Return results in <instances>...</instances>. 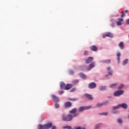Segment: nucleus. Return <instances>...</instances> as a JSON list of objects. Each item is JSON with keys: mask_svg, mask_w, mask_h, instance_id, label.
I'll list each match as a JSON object with an SVG mask.
<instances>
[{"mask_svg": "<svg viewBox=\"0 0 129 129\" xmlns=\"http://www.w3.org/2000/svg\"><path fill=\"white\" fill-rule=\"evenodd\" d=\"M52 126V124L51 123H48L45 125L39 124L37 126V129H49L51 128Z\"/></svg>", "mask_w": 129, "mask_h": 129, "instance_id": "obj_2", "label": "nucleus"}, {"mask_svg": "<svg viewBox=\"0 0 129 129\" xmlns=\"http://www.w3.org/2000/svg\"><path fill=\"white\" fill-rule=\"evenodd\" d=\"M63 129H72V127L70 126H66L63 127Z\"/></svg>", "mask_w": 129, "mask_h": 129, "instance_id": "obj_29", "label": "nucleus"}, {"mask_svg": "<svg viewBox=\"0 0 129 129\" xmlns=\"http://www.w3.org/2000/svg\"><path fill=\"white\" fill-rule=\"evenodd\" d=\"M77 98H74V99H72L71 98H68V100H70V101H77Z\"/></svg>", "mask_w": 129, "mask_h": 129, "instance_id": "obj_26", "label": "nucleus"}, {"mask_svg": "<svg viewBox=\"0 0 129 129\" xmlns=\"http://www.w3.org/2000/svg\"><path fill=\"white\" fill-rule=\"evenodd\" d=\"M96 87V85L95 83H91L88 85V88L90 89H94Z\"/></svg>", "mask_w": 129, "mask_h": 129, "instance_id": "obj_10", "label": "nucleus"}, {"mask_svg": "<svg viewBox=\"0 0 129 129\" xmlns=\"http://www.w3.org/2000/svg\"><path fill=\"white\" fill-rule=\"evenodd\" d=\"M59 106L58 103H55V104H54L55 108H59Z\"/></svg>", "mask_w": 129, "mask_h": 129, "instance_id": "obj_30", "label": "nucleus"}, {"mask_svg": "<svg viewBox=\"0 0 129 129\" xmlns=\"http://www.w3.org/2000/svg\"><path fill=\"white\" fill-rule=\"evenodd\" d=\"M128 59H125V60H123V62H122V65L125 66L127 63H128Z\"/></svg>", "mask_w": 129, "mask_h": 129, "instance_id": "obj_22", "label": "nucleus"}, {"mask_svg": "<svg viewBox=\"0 0 129 129\" xmlns=\"http://www.w3.org/2000/svg\"><path fill=\"white\" fill-rule=\"evenodd\" d=\"M63 91H59V95H62V94H63Z\"/></svg>", "mask_w": 129, "mask_h": 129, "instance_id": "obj_37", "label": "nucleus"}, {"mask_svg": "<svg viewBox=\"0 0 129 129\" xmlns=\"http://www.w3.org/2000/svg\"><path fill=\"white\" fill-rule=\"evenodd\" d=\"M106 37H109V38H113V34L110 32H108L103 36V38H106Z\"/></svg>", "mask_w": 129, "mask_h": 129, "instance_id": "obj_7", "label": "nucleus"}, {"mask_svg": "<svg viewBox=\"0 0 129 129\" xmlns=\"http://www.w3.org/2000/svg\"><path fill=\"white\" fill-rule=\"evenodd\" d=\"M77 116H78V114H75L73 115V116L70 114L67 115V116L62 115V121L70 122V121H72V119H73V117H75Z\"/></svg>", "mask_w": 129, "mask_h": 129, "instance_id": "obj_1", "label": "nucleus"}, {"mask_svg": "<svg viewBox=\"0 0 129 129\" xmlns=\"http://www.w3.org/2000/svg\"><path fill=\"white\" fill-rule=\"evenodd\" d=\"M113 113H117V112H115V111H113Z\"/></svg>", "mask_w": 129, "mask_h": 129, "instance_id": "obj_45", "label": "nucleus"}, {"mask_svg": "<svg viewBox=\"0 0 129 129\" xmlns=\"http://www.w3.org/2000/svg\"><path fill=\"white\" fill-rule=\"evenodd\" d=\"M108 104V101H105V102H103L102 103H97L96 104V106L98 107H100L103 105H107Z\"/></svg>", "mask_w": 129, "mask_h": 129, "instance_id": "obj_8", "label": "nucleus"}, {"mask_svg": "<svg viewBox=\"0 0 129 129\" xmlns=\"http://www.w3.org/2000/svg\"><path fill=\"white\" fill-rule=\"evenodd\" d=\"M104 62L105 63L110 64V63H111V60L110 59H106L105 61H104Z\"/></svg>", "mask_w": 129, "mask_h": 129, "instance_id": "obj_27", "label": "nucleus"}, {"mask_svg": "<svg viewBox=\"0 0 129 129\" xmlns=\"http://www.w3.org/2000/svg\"><path fill=\"white\" fill-rule=\"evenodd\" d=\"M119 46L121 49H123L124 48V43L123 42L121 41L119 43Z\"/></svg>", "mask_w": 129, "mask_h": 129, "instance_id": "obj_16", "label": "nucleus"}, {"mask_svg": "<svg viewBox=\"0 0 129 129\" xmlns=\"http://www.w3.org/2000/svg\"><path fill=\"white\" fill-rule=\"evenodd\" d=\"M99 90H100V91H104V90H106V87H105V86H99Z\"/></svg>", "mask_w": 129, "mask_h": 129, "instance_id": "obj_21", "label": "nucleus"}, {"mask_svg": "<svg viewBox=\"0 0 129 129\" xmlns=\"http://www.w3.org/2000/svg\"><path fill=\"white\" fill-rule=\"evenodd\" d=\"M93 60V57H89L86 60V63L89 64L91 62H92Z\"/></svg>", "mask_w": 129, "mask_h": 129, "instance_id": "obj_11", "label": "nucleus"}, {"mask_svg": "<svg viewBox=\"0 0 129 129\" xmlns=\"http://www.w3.org/2000/svg\"><path fill=\"white\" fill-rule=\"evenodd\" d=\"M91 49H97V47L95 45H92L91 47Z\"/></svg>", "mask_w": 129, "mask_h": 129, "instance_id": "obj_32", "label": "nucleus"}, {"mask_svg": "<svg viewBox=\"0 0 129 129\" xmlns=\"http://www.w3.org/2000/svg\"><path fill=\"white\" fill-rule=\"evenodd\" d=\"M123 94H124L123 90H121L119 91H116L114 93V96H119L120 95H122Z\"/></svg>", "mask_w": 129, "mask_h": 129, "instance_id": "obj_5", "label": "nucleus"}, {"mask_svg": "<svg viewBox=\"0 0 129 129\" xmlns=\"http://www.w3.org/2000/svg\"><path fill=\"white\" fill-rule=\"evenodd\" d=\"M51 129H56V127H55V126H52Z\"/></svg>", "mask_w": 129, "mask_h": 129, "instance_id": "obj_39", "label": "nucleus"}, {"mask_svg": "<svg viewBox=\"0 0 129 129\" xmlns=\"http://www.w3.org/2000/svg\"><path fill=\"white\" fill-rule=\"evenodd\" d=\"M90 108V106H81L79 108V112H82L84 110L89 109Z\"/></svg>", "mask_w": 129, "mask_h": 129, "instance_id": "obj_6", "label": "nucleus"}, {"mask_svg": "<svg viewBox=\"0 0 129 129\" xmlns=\"http://www.w3.org/2000/svg\"><path fill=\"white\" fill-rule=\"evenodd\" d=\"M101 124H98L97 125H96V128H98L99 127H100Z\"/></svg>", "mask_w": 129, "mask_h": 129, "instance_id": "obj_36", "label": "nucleus"}, {"mask_svg": "<svg viewBox=\"0 0 129 129\" xmlns=\"http://www.w3.org/2000/svg\"><path fill=\"white\" fill-rule=\"evenodd\" d=\"M117 86V84H113L110 85V88L111 89H115Z\"/></svg>", "mask_w": 129, "mask_h": 129, "instance_id": "obj_18", "label": "nucleus"}, {"mask_svg": "<svg viewBox=\"0 0 129 129\" xmlns=\"http://www.w3.org/2000/svg\"><path fill=\"white\" fill-rule=\"evenodd\" d=\"M97 50V49H92V51H96Z\"/></svg>", "mask_w": 129, "mask_h": 129, "instance_id": "obj_41", "label": "nucleus"}, {"mask_svg": "<svg viewBox=\"0 0 129 129\" xmlns=\"http://www.w3.org/2000/svg\"><path fill=\"white\" fill-rule=\"evenodd\" d=\"M119 107H122L123 109H126L128 107V106L125 103H122V104H119L116 106L113 107V110H116L118 109Z\"/></svg>", "mask_w": 129, "mask_h": 129, "instance_id": "obj_3", "label": "nucleus"}, {"mask_svg": "<svg viewBox=\"0 0 129 129\" xmlns=\"http://www.w3.org/2000/svg\"><path fill=\"white\" fill-rule=\"evenodd\" d=\"M118 123H119V124H122V120L120 119H118Z\"/></svg>", "mask_w": 129, "mask_h": 129, "instance_id": "obj_33", "label": "nucleus"}, {"mask_svg": "<svg viewBox=\"0 0 129 129\" xmlns=\"http://www.w3.org/2000/svg\"><path fill=\"white\" fill-rule=\"evenodd\" d=\"M128 119H129V115H128Z\"/></svg>", "mask_w": 129, "mask_h": 129, "instance_id": "obj_47", "label": "nucleus"}, {"mask_svg": "<svg viewBox=\"0 0 129 129\" xmlns=\"http://www.w3.org/2000/svg\"><path fill=\"white\" fill-rule=\"evenodd\" d=\"M72 103L70 101H68L67 102H65V104H64V106L66 108L71 107L72 106Z\"/></svg>", "mask_w": 129, "mask_h": 129, "instance_id": "obj_13", "label": "nucleus"}, {"mask_svg": "<svg viewBox=\"0 0 129 129\" xmlns=\"http://www.w3.org/2000/svg\"><path fill=\"white\" fill-rule=\"evenodd\" d=\"M108 76V75H106V77Z\"/></svg>", "mask_w": 129, "mask_h": 129, "instance_id": "obj_46", "label": "nucleus"}, {"mask_svg": "<svg viewBox=\"0 0 129 129\" xmlns=\"http://www.w3.org/2000/svg\"><path fill=\"white\" fill-rule=\"evenodd\" d=\"M65 84H64L63 82L60 83V84L59 86L60 87L61 89H64V88L66 87Z\"/></svg>", "mask_w": 129, "mask_h": 129, "instance_id": "obj_23", "label": "nucleus"}, {"mask_svg": "<svg viewBox=\"0 0 129 129\" xmlns=\"http://www.w3.org/2000/svg\"><path fill=\"white\" fill-rule=\"evenodd\" d=\"M79 76L81 78L83 79H86V76H85V75L83 73H80Z\"/></svg>", "mask_w": 129, "mask_h": 129, "instance_id": "obj_19", "label": "nucleus"}, {"mask_svg": "<svg viewBox=\"0 0 129 129\" xmlns=\"http://www.w3.org/2000/svg\"><path fill=\"white\" fill-rule=\"evenodd\" d=\"M127 13H128V10H125V11H122V15H121V18H123L124 16V14H127Z\"/></svg>", "mask_w": 129, "mask_h": 129, "instance_id": "obj_20", "label": "nucleus"}, {"mask_svg": "<svg viewBox=\"0 0 129 129\" xmlns=\"http://www.w3.org/2000/svg\"><path fill=\"white\" fill-rule=\"evenodd\" d=\"M114 23H113V24H112L111 25V27H114Z\"/></svg>", "mask_w": 129, "mask_h": 129, "instance_id": "obj_42", "label": "nucleus"}, {"mask_svg": "<svg viewBox=\"0 0 129 129\" xmlns=\"http://www.w3.org/2000/svg\"><path fill=\"white\" fill-rule=\"evenodd\" d=\"M88 51L84 52V55H88Z\"/></svg>", "mask_w": 129, "mask_h": 129, "instance_id": "obj_38", "label": "nucleus"}, {"mask_svg": "<svg viewBox=\"0 0 129 129\" xmlns=\"http://www.w3.org/2000/svg\"><path fill=\"white\" fill-rule=\"evenodd\" d=\"M117 26H121V25H123L124 22H123V18H119L118 19V21L116 22Z\"/></svg>", "mask_w": 129, "mask_h": 129, "instance_id": "obj_4", "label": "nucleus"}, {"mask_svg": "<svg viewBox=\"0 0 129 129\" xmlns=\"http://www.w3.org/2000/svg\"><path fill=\"white\" fill-rule=\"evenodd\" d=\"M95 67V64L94 63H91L90 64V66L89 67L88 69H87L88 71H90L91 69Z\"/></svg>", "mask_w": 129, "mask_h": 129, "instance_id": "obj_17", "label": "nucleus"}, {"mask_svg": "<svg viewBox=\"0 0 129 129\" xmlns=\"http://www.w3.org/2000/svg\"><path fill=\"white\" fill-rule=\"evenodd\" d=\"M51 97H52V98H53V101H54V102H59L58 98H57L55 95H52Z\"/></svg>", "mask_w": 129, "mask_h": 129, "instance_id": "obj_12", "label": "nucleus"}, {"mask_svg": "<svg viewBox=\"0 0 129 129\" xmlns=\"http://www.w3.org/2000/svg\"><path fill=\"white\" fill-rule=\"evenodd\" d=\"M70 74H73V71H70Z\"/></svg>", "mask_w": 129, "mask_h": 129, "instance_id": "obj_43", "label": "nucleus"}, {"mask_svg": "<svg viewBox=\"0 0 129 129\" xmlns=\"http://www.w3.org/2000/svg\"><path fill=\"white\" fill-rule=\"evenodd\" d=\"M123 87H124L123 84H121L119 86V87H118V90H120L122 89Z\"/></svg>", "mask_w": 129, "mask_h": 129, "instance_id": "obj_28", "label": "nucleus"}, {"mask_svg": "<svg viewBox=\"0 0 129 129\" xmlns=\"http://www.w3.org/2000/svg\"><path fill=\"white\" fill-rule=\"evenodd\" d=\"M73 86L72 84H67L65 87H64V88H62V89H64V90H70V89H71L72 88H73Z\"/></svg>", "mask_w": 129, "mask_h": 129, "instance_id": "obj_9", "label": "nucleus"}, {"mask_svg": "<svg viewBox=\"0 0 129 129\" xmlns=\"http://www.w3.org/2000/svg\"><path fill=\"white\" fill-rule=\"evenodd\" d=\"M78 83H79V81H78V80H75V81H74V82H73V83H74V84H75V85H76V84H78Z\"/></svg>", "mask_w": 129, "mask_h": 129, "instance_id": "obj_34", "label": "nucleus"}, {"mask_svg": "<svg viewBox=\"0 0 129 129\" xmlns=\"http://www.w3.org/2000/svg\"><path fill=\"white\" fill-rule=\"evenodd\" d=\"M85 97H87L89 100H92L93 99L92 96L91 95H89L88 94H86L85 95Z\"/></svg>", "mask_w": 129, "mask_h": 129, "instance_id": "obj_15", "label": "nucleus"}, {"mask_svg": "<svg viewBox=\"0 0 129 129\" xmlns=\"http://www.w3.org/2000/svg\"><path fill=\"white\" fill-rule=\"evenodd\" d=\"M108 70L109 71L108 74L109 75L112 76V73L111 71V68L110 67H108Z\"/></svg>", "mask_w": 129, "mask_h": 129, "instance_id": "obj_25", "label": "nucleus"}, {"mask_svg": "<svg viewBox=\"0 0 129 129\" xmlns=\"http://www.w3.org/2000/svg\"><path fill=\"white\" fill-rule=\"evenodd\" d=\"M101 115H108V112H103Z\"/></svg>", "mask_w": 129, "mask_h": 129, "instance_id": "obj_35", "label": "nucleus"}, {"mask_svg": "<svg viewBox=\"0 0 129 129\" xmlns=\"http://www.w3.org/2000/svg\"><path fill=\"white\" fill-rule=\"evenodd\" d=\"M76 129H82V128L80 126H79L77 127ZM83 129H85V128H83Z\"/></svg>", "mask_w": 129, "mask_h": 129, "instance_id": "obj_40", "label": "nucleus"}, {"mask_svg": "<svg viewBox=\"0 0 129 129\" xmlns=\"http://www.w3.org/2000/svg\"><path fill=\"white\" fill-rule=\"evenodd\" d=\"M127 24L129 25V19L127 21Z\"/></svg>", "mask_w": 129, "mask_h": 129, "instance_id": "obj_44", "label": "nucleus"}, {"mask_svg": "<svg viewBox=\"0 0 129 129\" xmlns=\"http://www.w3.org/2000/svg\"><path fill=\"white\" fill-rule=\"evenodd\" d=\"M120 55H121L120 53H117V56L118 63L119 62V59H120Z\"/></svg>", "mask_w": 129, "mask_h": 129, "instance_id": "obj_24", "label": "nucleus"}, {"mask_svg": "<svg viewBox=\"0 0 129 129\" xmlns=\"http://www.w3.org/2000/svg\"><path fill=\"white\" fill-rule=\"evenodd\" d=\"M76 90V88H73V89H71V90H70V92H75Z\"/></svg>", "mask_w": 129, "mask_h": 129, "instance_id": "obj_31", "label": "nucleus"}, {"mask_svg": "<svg viewBox=\"0 0 129 129\" xmlns=\"http://www.w3.org/2000/svg\"><path fill=\"white\" fill-rule=\"evenodd\" d=\"M76 111H77V109L73 108V109L70 111V113H71L72 114H77V113H76Z\"/></svg>", "mask_w": 129, "mask_h": 129, "instance_id": "obj_14", "label": "nucleus"}]
</instances>
